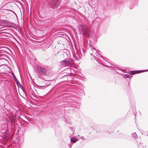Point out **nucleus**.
<instances>
[{"label":"nucleus","mask_w":148,"mask_h":148,"mask_svg":"<svg viewBox=\"0 0 148 148\" xmlns=\"http://www.w3.org/2000/svg\"><path fill=\"white\" fill-rule=\"evenodd\" d=\"M36 69L37 71L41 75L44 76L46 75L47 73L46 68L40 66H37Z\"/></svg>","instance_id":"4"},{"label":"nucleus","mask_w":148,"mask_h":148,"mask_svg":"<svg viewBox=\"0 0 148 148\" xmlns=\"http://www.w3.org/2000/svg\"><path fill=\"white\" fill-rule=\"evenodd\" d=\"M8 11H9L10 12V13L11 14H12V15H13V14H14V16H17V15L16 14L14 11L10 10H9ZM9 13L10 14V13Z\"/></svg>","instance_id":"11"},{"label":"nucleus","mask_w":148,"mask_h":148,"mask_svg":"<svg viewBox=\"0 0 148 148\" xmlns=\"http://www.w3.org/2000/svg\"><path fill=\"white\" fill-rule=\"evenodd\" d=\"M78 28L80 34L83 35H87L88 34V27L85 25H81L78 26Z\"/></svg>","instance_id":"2"},{"label":"nucleus","mask_w":148,"mask_h":148,"mask_svg":"<svg viewBox=\"0 0 148 148\" xmlns=\"http://www.w3.org/2000/svg\"><path fill=\"white\" fill-rule=\"evenodd\" d=\"M116 73H118V74H119V73H117V72H116Z\"/></svg>","instance_id":"32"},{"label":"nucleus","mask_w":148,"mask_h":148,"mask_svg":"<svg viewBox=\"0 0 148 148\" xmlns=\"http://www.w3.org/2000/svg\"><path fill=\"white\" fill-rule=\"evenodd\" d=\"M96 61L98 62V61L97 60H96Z\"/></svg>","instance_id":"28"},{"label":"nucleus","mask_w":148,"mask_h":148,"mask_svg":"<svg viewBox=\"0 0 148 148\" xmlns=\"http://www.w3.org/2000/svg\"><path fill=\"white\" fill-rule=\"evenodd\" d=\"M77 140V139L76 138H75L74 136H73L72 138H71V143H75L76 142Z\"/></svg>","instance_id":"8"},{"label":"nucleus","mask_w":148,"mask_h":148,"mask_svg":"<svg viewBox=\"0 0 148 148\" xmlns=\"http://www.w3.org/2000/svg\"><path fill=\"white\" fill-rule=\"evenodd\" d=\"M122 76L125 79L127 78L130 79L132 77V76L129 74H124L123 75H122Z\"/></svg>","instance_id":"9"},{"label":"nucleus","mask_w":148,"mask_h":148,"mask_svg":"<svg viewBox=\"0 0 148 148\" xmlns=\"http://www.w3.org/2000/svg\"><path fill=\"white\" fill-rule=\"evenodd\" d=\"M64 34H60V37H61L62 36H64Z\"/></svg>","instance_id":"23"},{"label":"nucleus","mask_w":148,"mask_h":148,"mask_svg":"<svg viewBox=\"0 0 148 148\" xmlns=\"http://www.w3.org/2000/svg\"><path fill=\"white\" fill-rule=\"evenodd\" d=\"M147 136H148V132L147 133Z\"/></svg>","instance_id":"29"},{"label":"nucleus","mask_w":148,"mask_h":148,"mask_svg":"<svg viewBox=\"0 0 148 148\" xmlns=\"http://www.w3.org/2000/svg\"><path fill=\"white\" fill-rule=\"evenodd\" d=\"M95 50V49L94 48H93Z\"/></svg>","instance_id":"31"},{"label":"nucleus","mask_w":148,"mask_h":148,"mask_svg":"<svg viewBox=\"0 0 148 148\" xmlns=\"http://www.w3.org/2000/svg\"><path fill=\"white\" fill-rule=\"evenodd\" d=\"M45 86V85H43V86H40V85H37V86L38 88H43V87H44Z\"/></svg>","instance_id":"16"},{"label":"nucleus","mask_w":148,"mask_h":148,"mask_svg":"<svg viewBox=\"0 0 148 148\" xmlns=\"http://www.w3.org/2000/svg\"><path fill=\"white\" fill-rule=\"evenodd\" d=\"M132 136H133L134 138H135L137 136V135L136 134V133H135V132L134 133L132 134Z\"/></svg>","instance_id":"15"},{"label":"nucleus","mask_w":148,"mask_h":148,"mask_svg":"<svg viewBox=\"0 0 148 148\" xmlns=\"http://www.w3.org/2000/svg\"><path fill=\"white\" fill-rule=\"evenodd\" d=\"M117 69H119L120 70H121L122 71V69H121L120 68H118H118H117V69H116V70H117Z\"/></svg>","instance_id":"25"},{"label":"nucleus","mask_w":148,"mask_h":148,"mask_svg":"<svg viewBox=\"0 0 148 148\" xmlns=\"http://www.w3.org/2000/svg\"><path fill=\"white\" fill-rule=\"evenodd\" d=\"M68 76L69 77V75H68L66 74V75H63V76H62L61 77V78H62V79L64 78V79L66 80L67 79H68Z\"/></svg>","instance_id":"10"},{"label":"nucleus","mask_w":148,"mask_h":148,"mask_svg":"<svg viewBox=\"0 0 148 148\" xmlns=\"http://www.w3.org/2000/svg\"><path fill=\"white\" fill-rule=\"evenodd\" d=\"M61 0H51V7L52 9L58 8Z\"/></svg>","instance_id":"5"},{"label":"nucleus","mask_w":148,"mask_h":148,"mask_svg":"<svg viewBox=\"0 0 148 148\" xmlns=\"http://www.w3.org/2000/svg\"><path fill=\"white\" fill-rule=\"evenodd\" d=\"M0 116L2 117V118H4V117H5V116L3 115H2V114L1 113L0 114Z\"/></svg>","instance_id":"20"},{"label":"nucleus","mask_w":148,"mask_h":148,"mask_svg":"<svg viewBox=\"0 0 148 148\" xmlns=\"http://www.w3.org/2000/svg\"><path fill=\"white\" fill-rule=\"evenodd\" d=\"M96 55L97 56H98L99 57H101L103 59H104L103 57L102 56H101L100 54L98 52H97V54H96Z\"/></svg>","instance_id":"13"},{"label":"nucleus","mask_w":148,"mask_h":148,"mask_svg":"<svg viewBox=\"0 0 148 148\" xmlns=\"http://www.w3.org/2000/svg\"><path fill=\"white\" fill-rule=\"evenodd\" d=\"M8 117L7 125L4 124L2 125L0 128V132L3 135V137L0 138V146L3 148H7L10 145L9 143L12 137V134L10 133L9 131L14 125L16 121L15 117Z\"/></svg>","instance_id":"1"},{"label":"nucleus","mask_w":148,"mask_h":148,"mask_svg":"<svg viewBox=\"0 0 148 148\" xmlns=\"http://www.w3.org/2000/svg\"><path fill=\"white\" fill-rule=\"evenodd\" d=\"M69 68H70V70H71V67L69 68Z\"/></svg>","instance_id":"27"},{"label":"nucleus","mask_w":148,"mask_h":148,"mask_svg":"<svg viewBox=\"0 0 148 148\" xmlns=\"http://www.w3.org/2000/svg\"><path fill=\"white\" fill-rule=\"evenodd\" d=\"M80 138L82 140H83L84 139H85V138H84V137L83 136H81L80 137Z\"/></svg>","instance_id":"21"},{"label":"nucleus","mask_w":148,"mask_h":148,"mask_svg":"<svg viewBox=\"0 0 148 148\" xmlns=\"http://www.w3.org/2000/svg\"><path fill=\"white\" fill-rule=\"evenodd\" d=\"M78 136H79V135H78Z\"/></svg>","instance_id":"33"},{"label":"nucleus","mask_w":148,"mask_h":148,"mask_svg":"<svg viewBox=\"0 0 148 148\" xmlns=\"http://www.w3.org/2000/svg\"><path fill=\"white\" fill-rule=\"evenodd\" d=\"M71 59H66L60 62L61 64L64 66H71L72 65Z\"/></svg>","instance_id":"3"},{"label":"nucleus","mask_w":148,"mask_h":148,"mask_svg":"<svg viewBox=\"0 0 148 148\" xmlns=\"http://www.w3.org/2000/svg\"><path fill=\"white\" fill-rule=\"evenodd\" d=\"M5 47H0V51L4 50Z\"/></svg>","instance_id":"18"},{"label":"nucleus","mask_w":148,"mask_h":148,"mask_svg":"<svg viewBox=\"0 0 148 148\" xmlns=\"http://www.w3.org/2000/svg\"><path fill=\"white\" fill-rule=\"evenodd\" d=\"M137 144L138 147H143H143L141 143H137Z\"/></svg>","instance_id":"14"},{"label":"nucleus","mask_w":148,"mask_h":148,"mask_svg":"<svg viewBox=\"0 0 148 148\" xmlns=\"http://www.w3.org/2000/svg\"><path fill=\"white\" fill-rule=\"evenodd\" d=\"M103 128H100V129L98 130V129H97L96 132L97 133L99 132H102V130H103Z\"/></svg>","instance_id":"12"},{"label":"nucleus","mask_w":148,"mask_h":148,"mask_svg":"<svg viewBox=\"0 0 148 148\" xmlns=\"http://www.w3.org/2000/svg\"><path fill=\"white\" fill-rule=\"evenodd\" d=\"M73 133H71V134H69V137L71 138L73 136Z\"/></svg>","instance_id":"19"},{"label":"nucleus","mask_w":148,"mask_h":148,"mask_svg":"<svg viewBox=\"0 0 148 148\" xmlns=\"http://www.w3.org/2000/svg\"><path fill=\"white\" fill-rule=\"evenodd\" d=\"M92 58L94 59V60L95 59V58H97L95 56H92Z\"/></svg>","instance_id":"24"},{"label":"nucleus","mask_w":148,"mask_h":148,"mask_svg":"<svg viewBox=\"0 0 148 148\" xmlns=\"http://www.w3.org/2000/svg\"><path fill=\"white\" fill-rule=\"evenodd\" d=\"M110 64L111 65V66H111L112 67H113L114 65L113 64H110Z\"/></svg>","instance_id":"26"},{"label":"nucleus","mask_w":148,"mask_h":148,"mask_svg":"<svg viewBox=\"0 0 148 148\" xmlns=\"http://www.w3.org/2000/svg\"><path fill=\"white\" fill-rule=\"evenodd\" d=\"M12 77H13L15 82L18 85V84L20 83L18 81V79H17L15 75H14V73H12Z\"/></svg>","instance_id":"7"},{"label":"nucleus","mask_w":148,"mask_h":148,"mask_svg":"<svg viewBox=\"0 0 148 148\" xmlns=\"http://www.w3.org/2000/svg\"><path fill=\"white\" fill-rule=\"evenodd\" d=\"M5 23H6L8 25H10V24H12V23L11 22H10L7 21H5Z\"/></svg>","instance_id":"17"},{"label":"nucleus","mask_w":148,"mask_h":148,"mask_svg":"<svg viewBox=\"0 0 148 148\" xmlns=\"http://www.w3.org/2000/svg\"><path fill=\"white\" fill-rule=\"evenodd\" d=\"M148 70H143L132 71L129 72V73L131 75H134L136 74L139 73L144 72L148 71Z\"/></svg>","instance_id":"6"},{"label":"nucleus","mask_w":148,"mask_h":148,"mask_svg":"<svg viewBox=\"0 0 148 148\" xmlns=\"http://www.w3.org/2000/svg\"><path fill=\"white\" fill-rule=\"evenodd\" d=\"M90 55H92V54L91 53H90Z\"/></svg>","instance_id":"30"},{"label":"nucleus","mask_w":148,"mask_h":148,"mask_svg":"<svg viewBox=\"0 0 148 148\" xmlns=\"http://www.w3.org/2000/svg\"><path fill=\"white\" fill-rule=\"evenodd\" d=\"M69 145V147L71 148V147L72 144L71 143H70Z\"/></svg>","instance_id":"22"}]
</instances>
